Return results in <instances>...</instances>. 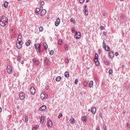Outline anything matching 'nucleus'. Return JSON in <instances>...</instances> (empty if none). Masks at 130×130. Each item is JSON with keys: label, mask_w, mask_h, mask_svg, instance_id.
Instances as JSON below:
<instances>
[{"label": "nucleus", "mask_w": 130, "mask_h": 130, "mask_svg": "<svg viewBox=\"0 0 130 130\" xmlns=\"http://www.w3.org/2000/svg\"><path fill=\"white\" fill-rule=\"evenodd\" d=\"M8 22H9V19H8V17L3 16L0 20V25L2 27H5L7 24H8Z\"/></svg>", "instance_id": "obj_1"}, {"label": "nucleus", "mask_w": 130, "mask_h": 130, "mask_svg": "<svg viewBox=\"0 0 130 130\" xmlns=\"http://www.w3.org/2000/svg\"><path fill=\"white\" fill-rule=\"evenodd\" d=\"M34 46L37 52L40 53V49H41V44H35Z\"/></svg>", "instance_id": "obj_2"}, {"label": "nucleus", "mask_w": 130, "mask_h": 130, "mask_svg": "<svg viewBox=\"0 0 130 130\" xmlns=\"http://www.w3.org/2000/svg\"><path fill=\"white\" fill-rule=\"evenodd\" d=\"M103 48H104L106 51H110V48L108 45H106L105 43V41H103Z\"/></svg>", "instance_id": "obj_3"}, {"label": "nucleus", "mask_w": 130, "mask_h": 130, "mask_svg": "<svg viewBox=\"0 0 130 130\" xmlns=\"http://www.w3.org/2000/svg\"><path fill=\"white\" fill-rule=\"evenodd\" d=\"M22 40H17L16 47L18 49L22 48Z\"/></svg>", "instance_id": "obj_4"}, {"label": "nucleus", "mask_w": 130, "mask_h": 130, "mask_svg": "<svg viewBox=\"0 0 130 130\" xmlns=\"http://www.w3.org/2000/svg\"><path fill=\"white\" fill-rule=\"evenodd\" d=\"M74 37L76 39H80L81 38V32L76 31Z\"/></svg>", "instance_id": "obj_5"}, {"label": "nucleus", "mask_w": 130, "mask_h": 130, "mask_svg": "<svg viewBox=\"0 0 130 130\" xmlns=\"http://www.w3.org/2000/svg\"><path fill=\"white\" fill-rule=\"evenodd\" d=\"M59 24H60V18H59V17H58L55 22V26L56 27H57V26H58Z\"/></svg>", "instance_id": "obj_6"}, {"label": "nucleus", "mask_w": 130, "mask_h": 130, "mask_svg": "<svg viewBox=\"0 0 130 130\" xmlns=\"http://www.w3.org/2000/svg\"><path fill=\"white\" fill-rule=\"evenodd\" d=\"M29 90L31 95H34V94H35V92H36V90L35 89V88H34V87L33 86L31 87Z\"/></svg>", "instance_id": "obj_7"}, {"label": "nucleus", "mask_w": 130, "mask_h": 130, "mask_svg": "<svg viewBox=\"0 0 130 130\" xmlns=\"http://www.w3.org/2000/svg\"><path fill=\"white\" fill-rule=\"evenodd\" d=\"M19 98L20 100H24L25 99V93L24 92H21L19 94Z\"/></svg>", "instance_id": "obj_8"}, {"label": "nucleus", "mask_w": 130, "mask_h": 130, "mask_svg": "<svg viewBox=\"0 0 130 130\" xmlns=\"http://www.w3.org/2000/svg\"><path fill=\"white\" fill-rule=\"evenodd\" d=\"M7 71L8 74H12V67L11 66H7Z\"/></svg>", "instance_id": "obj_9"}, {"label": "nucleus", "mask_w": 130, "mask_h": 130, "mask_svg": "<svg viewBox=\"0 0 130 130\" xmlns=\"http://www.w3.org/2000/svg\"><path fill=\"white\" fill-rule=\"evenodd\" d=\"M109 55L111 58H113V57H114V52L112 51H110L109 52Z\"/></svg>", "instance_id": "obj_10"}, {"label": "nucleus", "mask_w": 130, "mask_h": 130, "mask_svg": "<svg viewBox=\"0 0 130 130\" xmlns=\"http://www.w3.org/2000/svg\"><path fill=\"white\" fill-rule=\"evenodd\" d=\"M46 109V106L43 105L40 108H39V110H40V111H44V110H45Z\"/></svg>", "instance_id": "obj_11"}, {"label": "nucleus", "mask_w": 130, "mask_h": 130, "mask_svg": "<svg viewBox=\"0 0 130 130\" xmlns=\"http://www.w3.org/2000/svg\"><path fill=\"white\" fill-rule=\"evenodd\" d=\"M96 107H93L91 109V113H92V114H95V113H96Z\"/></svg>", "instance_id": "obj_12"}, {"label": "nucleus", "mask_w": 130, "mask_h": 130, "mask_svg": "<svg viewBox=\"0 0 130 130\" xmlns=\"http://www.w3.org/2000/svg\"><path fill=\"white\" fill-rule=\"evenodd\" d=\"M48 126H49V127H51L52 126V121L49 120L47 122Z\"/></svg>", "instance_id": "obj_13"}, {"label": "nucleus", "mask_w": 130, "mask_h": 130, "mask_svg": "<svg viewBox=\"0 0 130 130\" xmlns=\"http://www.w3.org/2000/svg\"><path fill=\"white\" fill-rule=\"evenodd\" d=\"M46 14V10H42L40 13L41 16H44Z\"/></svg>", "instance_id": "obj_14"}, {"label": "nucleus", "mask_w": 130, "mask_h": 130, "mask_svg": "<svg viewBox=\"0 0 130 130\" xmlns=\"http://www.w3.org/2000/svg\"><path fill=\"white\" fill-rule=\"evenodd\" d=\"M43 47L45 50H47L48 49V46H47V44L46 43H43Z\"/></svg>", "instance_id": "obj_15"}, {"label": "nucleus", "mask_w": 130, "mask_h": 130, "mask_svg": "<svg viewBox=\"0 0 130 130\" xmlns=\"http://www.w3.org/2000/svg\"><path fill=\"white\" fill-rule=\"evenodd\" d=\"M45 63L46 66H49V59H48V58L45 59Z\"/></svg>", "instance_id": "obj_16"}, {"label": "nucleus", "mask_w": 130, "mask_h": 130, "mask_svg": "<svg viewBox=\"0 0 130 130\" xmlns=\"http://www.w3.org/2000/svg\"><path fill=\"white\" fill-rule=\"evenodd\" d=\"M69 46L68 44H65L64 46V49L65 51H68L69 50Z\"/></svg>", "instance_id": "obj_17"}, {"label": "nucleus", "mask_w": 130, "mask_h": 130, "mask_svg": "<svg viewBox=\"0 0 130 130\" xmlns=\"http://www.w3.org/2000/svg\"><path fill=\"white\" fill-rule=\"evenodd\" d=\"M70 123L74 124V123H75V118L71 117L70 119Z\"/></svg>", "instance_id": "obj_18"}, {"label": "nucleus", "mask_w": 130, "mask_h": 130, "mask_svg": "<svg viewBox=\"0 0 130 130\" xmlns=\"http://www.w3.org/2000/svg\"><path fill=\"white\" fill-rule=\"evenodd\" d=\"M81 120L82 121H83V122H86V120H87V116L82 117Z\"/></svg>", "instance_id": "obj_19"}, {"label": "nucleus", "mask_w": 130, "mask_h": 130, "mask_svg": "<svg viewBox=\"0 0 130 130\" xmlns=\"http://www.w3.org/2000/svg\"><path fill=\"white\" fill-rule=\"evenodd\" d=\"M61 80V77L60 76H57L56 78L55 81L56 82H60V80Z\"/></svg>", "instance_id": "obj_20"}, {"label": "nucleus", "mask_w": 130, "mask_h": 130, "mask_svg": "<svg viewBox=\"0 0 130 130\" xmlns=\"http://www.w3.org/2000/svg\"><path fill=\"white\" fill-rule=\"evenodd\" d=\"M31 44V41L30 40H28L27 42L25 43L26 46H30V45Z\"/></svg>", "instance_id": "obj_21"}, {"label": "nucleus", "mask_w": 130, "mask_h": 130, "mask_svg": "<svg viewBox=\"0 0 130 130\" xmlns=\"http://www.w3.org/2000/svg\"><path fill=\"white\" fill-rule=\"evenodd\" d=\"M39 12H40V9L37 8L35 10V14H36V15H39Z\"/></svg>", "instance_id": "obj_22"}, {"label": "nucleus", "mask_w": 130, "mask_h": 130, "mask_svg": "<svg viewBox=\"0 0 130 130\" xmlns=\"http://www.w3.org/2000/svg\"><path fill=\"white\" fill-rule=\"evenodd\" d=\"M98 58H99V55H98V54L97 53H96L95 54V56H94V58L93 59V60L95 61V60H98Z\"/></svg>", "instance_id": "obj_23"}, {"label": "nucleus", "mask_w": 130, "mask_h": 130, "mask_svg": "<svg viewBox=\"0 0 130 130\" xmlns=\"http://www.w3.org/2000/svg\"><path fill=\"white\" fill-rule=\"evenodd\" d=\"M94 61L96 67H99L100 66V63H99V61H98V60H95Z\"/></svg>", "instance_id": "obj_24"}, {"label": "nucleus", "mask_w": 130, "mask_h": 130, "mask_svg": "<svg viewBox=\"0 0 130 130\" xmlns=\"http://www.w3.org/2000/svg\"><path fill=\"white\" fill-rule=\"evenodd\" d=\"M44 122V116H42L40 118V123H43Z\"/></svg>", "instance_id": "obj_25"}, {"label": "nucleus", "mask_w": 130, "mask_h": 130, "mask_svg": "<svg viewBox=\"0 0 130 130\" xmlns=\"http://www.w3.org/2000/svg\"><path fill=\"white\" fill-rule=\"evenodd\" d=\"M83 12L85 16H88V15L89 14V12L86 9H84V10H83Z\"/></svg>", "instance_id": "obj_26"}, {"label": "nucleus", "mask_w": 130, "mask_h": 130, "mask_svg": "<svg viewBox=\"0 0 130 130\" xmlns=\"http://www.w3.org/2000/svg\"><path fill=\"white\" fill-rule=\"evenodd\" d=\"M17 40H22V34L21 33H19V35H18V37L17 38Z\"/></svg>", "instance_id": "obj_27"}, {"label": "nucleus", "mask_w": 130, "mask_h": 130, "mask_svg": "<svg viewBox=\"0 0 130 130\" xmlns=\"http://www.w3.org/2000/svg\"><path fill=\"white\" fill-rule=\"evenodd\" d=\"M89 88H92L93 87V81H90L89 83Z\"/></svg>", "instance_id": "obj_28"}, {"label": "nucleus", "mask_w": 130, "mask_h": 130, "mask_svg": "<svg viewBox=\"0 0 130 130\" xmlns=\"http://www.w3.org/2000/svg\"><path fill=\"white\" fill-rule=\"evenodd\" d=\"M64 76L66 78H69V77H70V74L69 73V72H66L64 73Z\"/></svg>", "instance_id": "obj_29"}, {"label": "nucleus", "mask_w": 130, "mask_h": 130, "mask_svg": "<svg viewBox=\"0 0 130 130\" xmlns=\"http://www.w3.org/2000/svg\"><path fill=\"white\" fill-rule=\"evenodd\" d=\"M104 62L106 66H109L110 64V63H109V61L108 60H104Z\"/></svg>", "instance_id": "obj_30"}, {"label": "nucleus", "mask_w": 130, "mask_h": 130, "mask_svg": "<svg viewBox=\"0 0 130 130\" xmlns=\"http://www.w3.org/2000/svg\"><path fill=\"white\" fill-rule=\"evenodd\" d=\"M24 119H25V123L28 122V121L29 120V118H28V116H25Z\"/></svg>", "instance_id": "obj_31"}, {"label": "nucleus", "mask_w": 130, "mask_h": 130, "mask_svg": "<svg viewBox=\"0 0 130 130\" xmlns=\"http://www.w3.org/2000/svg\"><path fill=\"white\" fill-rule=\"evenodd\" d=\"M4 8H8V2L5 1L4 3Z\"/></svg>", "instance_id": "obj_32"}, {"label": "nucleus", "mask_w": 130, "mask_h": 130, "mask_svg": "<svg viewBox=\"0 0 130 130\" xmlns=\"http://www.w3.org/2000/svg\"><path fill=\"white\" fill-rule=\"evenodd\" d=\"M41 98L42 100L45 99V96H44V93H42L41 94Z\"/></svg>", "instance_id": "obj_33"}, {"label": "nucleus", "mask_w": 130, "mask_h": 130, "mask_svg": "<svg viewBox=\"0 0 130 130\" xmlns=\"http://www.w3.org/2000/svg\"><path fill=\"white\" fill-rule=\"evenodd\" d=\"M21 56L20 55L18 56V57H17V60L20 62H21Z\"/></svg>", "instance_id": "obj_34"}, {"label": "nucleus", "mask_w": 130, "mask_h": 130, "mask_svg": "<svg viewBox=\"0 0 130 130\" xmlns=\"http://www.w3.org/2000/svg\"><path fill=\"white\" fill-rule=\"evenodd\" d=\"M58 44L59 45H61L62 44V40L61 39H60L58 42Z\"/></svg>", "instance_id": "obj_35"}, {"label": "nucleus", "mask_w": 130, "mask_h": 130, "mask_svg": "<svg viewBox=\"0 0 130 130\" xmlns=\"http://www.w3.org/2000/svg\"><path fill=\"white\" fill-rule=\"evenodd\" d=\"M53 53H54V51H53V50H51L50 52H49V54L50 55H53Z\"/></svg>", "instance_id": "obj_36"}, {"label": "nucleus", "mask_w": 130, "mask_h": 130, "mask_svg": "<svg viewBox=\"0 0 130 130\" xmlns=\"http://www.w3.org/2000/svg\"><path fill=\"white\" fill-rule=\"evenodd\" d=\"M39 31L40 32H42L43 31V27L40 26L39 28Z\"/></svg>", "instance_id": "obj_37"}, {"label": "nucleus", "mask_w": 130, "mask_h": 130, "mask_svg": "<svg viewBox=\"0 0 130 130\" xmlns=\"http://www.w3.org/2000/svg\"><path fill=\"white\" fill-rule=\"evenodd\" d=\"M83 86L84 87H87V81H84V82H83Z\"/></svg>", "instance_id": "obj_38"}, {"label": "nucleus", "mask_w": 130, "mask_h": 130, "mask_svg": "<svg viewBox=\"0 0 130 130\" xmlns=\"http://www.w3.org/2000/svg\"><path fill=\"white\" fill-rule=\"evenodd\" d=\"M62 116V114L61 113H59L58 116V118H60Z\"/></svg>", "instance_id": "obj_39"}, {"label": "nucleus", "mask_w": 130, "mask_h": 130, "mask_svg": "<svg viewBox=\"0 0 130 130\" xmlns=\"http://www.w3.org/2000/svg\"><path fill=\"white\" fill-rule=\"evenodd\" d=\"M120 18H121L122 19H124V18H125V15H124V14H121Z\"/></svg>", "instance_id": "obj_40"}, {"label": "nucleus", "mask_w": 130, "mask_h": 130, "mask_svg": "<svg viewBox=\"0 0 130 130\" xmlns=\"http://www.w3.org/2000/svg\"><path fill=\"white\" fill-rule=\"evenodd\" d=\"M112 73H113L112 70L110 69V70H109V74L110 75H111V74H112Z\"/></svg>", "instance_id": "obj_41"}, {"label": "nucleus", "mask_w": 130, "mask_h": 130, "mask_svg": "<svg viewBox=\"0 0 130 130\" xmlns=\"http://www.w3.org/2000/svg\"><path fill=\"white\" fill-rule=\"evenodd\" d=\"M78 82H79V80H78V79H75V82H74L75 84L77 85V84H78Z\"/></svg>", "instance_id": "obj_42"}, {"label": "nucleus", "mask_w": 130, "mask_h": 130, "mask_svg": "<svg viewBox=\"0 0 130 130\" xmlns=\"http://www.w3.org/2000/svg\"><path fill=\"white\" fill-rule=\"evenodd\" d=\"M103 127L104 130H106V128H107L106 125L103 124Z\"/></svg>", "instance_id": "obj_43"}, {"label": "nucleus", "mask_w": 130, "mask_h": 130, "mask_svg": "<svg viewBox=\"0 0 130 130\" xmlns=\"http://www.w3.org/2000/svg\"><path fill=\"white\" fill-rule=\"evenodd\" d=\"M100 117H101V118H102L103 117V114H102V113H100V115H99Z\"/></svg>", "instance_id": "obj_44"}, {"label": "nucleus", "mask_w": 130, "mask_h": 130, "mask_svg": "<svg viewBox=\"0 0 130 130\" xmlns=\"http://www.w3.org/2000/svg\"><path fill=\"white\" fill-rule=\"evenodd\" d=\"M70 21H71V22H73V23H76V21H75V19H74L71 18V19H70Z\"/></svg>", "instance_id": "obj_45"}, {"label": "nucleus", "mask_w": 130, "mask_h": 130, "mask_svg": "<svg viewBox=\"0 0 130 130\" xmlns=\"http://www.w3.org/2000/svg\"><path fill=\"white\" fill-rule=\"evenodd\" d=\"M85 2V0H79L80 4H83Z\"/></svg>", "instance_id": "obj_46"}, {"label": "nucleus", "mask_w": 130, "mask_h": 130, "mask_svg": "<svg viewBox=\"0 0 130 130\" xmlns=\"http://www.w3.org/2000/svg\"><path fill=\"white\" fill-rule=\"evenodd\" d=\"M41 6H44V2L42 1L40 3Z\"/></svg>", "instance_id": "obj_47"}, {"label": "nucleus", "mask_w": 130, "mask_h": 130, "mask_svg": "<svg viewBox=\"0 0 130 130\" xmlns=\"http://www.w3.org/2000/svg\"><path fill=\"white\" fill-rule=\"evenodd\" d=\"M36 64H37V66H38V64H39L38 61L36 60L34 62Z\"/></svg>", "instance_id": "obj_48"}, {"label": "nucleus", "mask_w": 130, "mask_h": 130, "mask_svg": "<svg viewBox=\"0 0 130 130\" xmlns=\"http://www.w3.org/2000/svg\"><path fill=\"white\" fill-rule=\"evenodd\" d=\"M45 99L47 98L48 97V95L46 93H44Z\"/></svg>", "instance_id": "obj_49"}, {"label": "nucleus", "mask_w": 130, "mask_h": 130, "mask_svg": "<svg viewBox=\"0 0 130 130\" xmlns=\"http://www.w3.org/2000/svg\"><path fill=\"white\" fill-rule=\"evenodd\" d=\"M115 56H118V52H116L115 53Z\"/></svg>", "instance_id": "obj_50"}, {"label": "nucleus", "mask_w": 130, "mask_h": 130, "mask_svg": "<svg viewBox=\"0 0 130 130\" xmlns=\"http://www.w3.org/2000/svg\"><path fill=\"white\" fill-rule=\"evenodd\" d=\"M100 29H101V30H103V29H104V26H100Z\"/></svg>", "instance_id": "obj_51"}, {"label": "nucleus", "mask_w": 130, "mask_h": 130, "mask_svg": "<svg viewBox=\"0 0 130 130\" xmlns=\"http://www.w3.org/2000/svg\"><path fill=\"white\" fill-rule=\"evenodd\" d=\"M126 126L127 127H130V125L128 123H126Z\"/></svg>", "instance_id": "obj_52"}, {"label": "nucleus", "mask_w": 130, "mask_h": 130, "mask_svg": "<svg viewBox=\"0 0 130 130\" xmlns=\"http://www.w3.org/2000/svg\"><path fill=\"white\" fill-rule=\"evenodd\" d=\"M103 35H104V36H106V35H107L106 32H105V31H103Z\"/></svg>", "instance_id": "obj_53"}, {"label": "nucleus", "mask_w": 130, "mask_h": 130, "mask_svg": "<svg viewBox=\"0 0 130 130\" xmlns=\"http://www.w3.org/2000/svg\"><path fill=\"white\" fill-rule=\"evenodd\" d=\"M36 128H37V127L36 126H34L33 128H32V130H36Z\"/></svg>", "instance_id": "obj_54"}, {"label": "nucleus", "mask_w": 130, "mask_h": 130, "mask_svg": "<svg viewBox=\"0 0 130 130\" xmlns=\"http://www.w3.org/2000/svg\"><path fill=\"white\" fill-rule=\"evenodd\" d=\"M32 61H34V62H35V61H36V59L35 58L32 59Z\"/></svg>", "instance_id": "obj_55"}, {"label": "nucleus", "mask_w": 130, "mask_h": 130, "mask_svg": "<svg viewBox=\"0 0 130 130\" xmlns=\"http://www.w3.org/2000/svg\"><path fill=\"white\" fill-rule=\"evenodd\" d=\"M48 86H46L45 88V90H48Z\"/></svg>", "instance_id": "obj_56"}, {"label": "nucleus", "mask_w": 130, "mask_h": 130, "mask_svg": "<svg viewBox=\"0 0 130 130\" xmlns=\"http://www.w3.org/2000/svg\"><path fill=\"white\" fill-rule=\"evenodd\" d=\"M100 127H98L96 128V130H100Z\"/></svg>", "instance_id": "obj_57"}, {"label": "nucleus", "mask_w": 130, "mask_h": 130, "mask_svg": "<svg viewBox=\"0 0 130 130\" xmlns=\"http://www.w3.org/2000/svg\"><path fill=\"white\" fill-rule=\"evenodd\" d=\"M84 9H86V8H87V5H84Z\"/></svg>", "instance_id": "obj_58"}, {"label": "nucleus", "mask_w": 130, "mask_h": 130, "mask_svg": "<svg viewBox=\"0 0 130 130\" xmlns=\"http://www.w3.org/2000/svg\"><path fill=\"white\" fill-rule=\"evenodd\" d=\"M122 113L123 114H125V111H123Z\"/></svg>", "instance_id": "obj_59"}, {"label": "nucleus", "mask_w": 130, "mask_h": 130, "mask_svg": "<svg viewBox=\"0 0 130 130\" xmlns=\"http://www.w3.org/2000/svg\"><path fill=\"white\" fill-rule=\"evenodd\" d=\"M24 63V60L21 61V64H23Z\"/></svg>", "instance_id": "obj_60"}, {"label": "nucleus", "mask_w": 130, "mask_h": 130, "mask_svg": "<svg viewBox=\"0 0 130 130\" xmlns=\"http://www.w3.org/2000/svg\"><path fill=\"white\" fill-rule=\"evenodd\" d=\"M66 63H69V59H67V60L66 61Z\"/></svg>", "instance_id": "obj_61"}, {"label": "nucleus", "mask_w": 130, "mask_h": 130, "mask_svg": "<svg viewBox=\"0 0 130 130\" xmlns=\"http://www.w3.org/2000/svg\"><path fill=\"white\" fill-rule=\"evenodd\" d=\"M72 33H74V32H75V29H72Z\"/></svg>", "instance_id": "obj_62"}, {"label": "nucleus", "mask_w": 130, "mask_h": 130, "mask_svg": "<svg viewBox=\"0 0 130 130\" xmlns=\"http://www.w3.org/2000/svg\"><path fill=\"white\" fill-rule=\"evenodd\" d=\"M122 69H124V65L122 66Z\"/></svg>", "instance_id": "obj_63"}, {"label": "nucleus", "mask_w": 130, "mask_h": 130, "mask_svg": "<svg viewBox=\"0 0 130 130\" xmlns=\"http://www.w3.org/2000/svg\"><path fill=\"white\" fill-rule=\"evenodd\" d=\"M86 3H89V0H86Z\"/></svg>", "instance_id": "obj_64"}]
</instances>
